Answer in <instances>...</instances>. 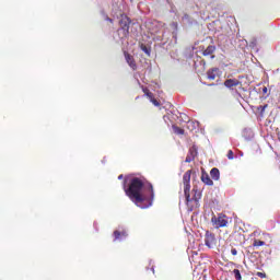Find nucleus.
I'll return each mask as SVG.
<instances>
[{"instance_id":"4","label":"nucleus","mask_w":280,"mask_h":280,"mask_svg":"<svg viewBox=\"0 0 280 280\" xmlns=\"http://www.w3.org/2000/svg\"><path fill=\"white\" fill-rule=\"evenodd\" d=\"M130 24L131 20L128 16H122L119 21L120 31L124 38H127L128 35H130Z\"/></svg>"},{"instance_id":"12","label":"nucleus","mask_w":280,"mask_h":280,"mask_svg":"<svg viewBox=\"0 0 280 280\" xmlns=\"http://www.w3.org/2000/svg\"><path fill=\"white\" fill-rule=\"evenodd\" d=\"M197 154H198V152H197L196 147H192V148L189 150V154H188L187 158H186V163L192 162V161L196 159Z\"/></svg>"},{"instance_id":"13","label":"nucleus","mask_w":280,"mask_h":280,"mask_svg":"<svg viewBox=\"0 0 280 280\" xmlns=\"http://www.w3.org/2000/svg\"><path fill=\"white\" fill-rule=\"evenodd\" d=\"M210 176L213 180L220 179V171L217 167H213L210 172Z\"/></svg>"},{"instance_id":"3","label":"nucleus","mask_w":280,"mask_h":280,"mask_svg":"<svg viewBox=\"0 0 280 280\" xmlns=\"http://www.w3.org/2000/svg\"><path fill=\"white\" fill-rule=\"evenodd\" d=\"M211 223L214 229L226 228L229 224L228 217L222 213H220L218 217L213 215Z\"/></svg>"},{"instance_id":"18","label":"nucleus","mask_w":280,"mask_h":280,"mask_svg":"<svg viewBox=\"0 0 280 280\" xmlns=\"http://www.w3.org/2000/svg\"><path fill=\"white\" fill-rule=\"evenodd\" d=\"M257 44H258L257 39H256V38H253V39L249 42V47H250L252 49H255V48L257 47Z\"/></svg>"},{"instance_id":"11","label":"nucleus","mask_w":280,"mask_h":280,"mask_svg":"<svg viewBox=\"0 0 280 280\" xmlns=\"http://www.w3.org/2000/svg\"><path fill=\"white\" fill-rule=\"evenodd\" d=\"M217 50V47L214 45H209L208 48L202 50V56L203 57H209L211 56V58H215V56L213 55Z\"/></svg>"},{"instance_id":"23","label":"nucleus","mask_w":280,"mask_h":280,"mask_svg":"<svg viewBox=\"0 0 280 280\" xmlns=\"http://www.w3.org/2000/svg\"><path fill=\"white\" fill-rule=\"evenodd\" d=\"M261 93H262V95H266L265 97L268 96V89H267V86H264V88L261 89Z\"/></svg>"},{"instance_id":"24","label":"nucleus","mask_w":280,"mask_h":280,"mask_svg":"<svg viewBox=\"0 0 280 280\" xmlns=\"http://www.w3.org/2000/svg\"><path fill=\"white\" fill-rule=\"evenodd\" d=\"M142 51H144L148 56L150 55L149 49L147 48V46H141Z\"/></svg>"},{"instance_id":"27","label":"nucleus","mask_w":280,"mask_h":280,"mask_svg":"<svg viewBox=\"0 0 280 280\" xmlns=\"http://www.w3.org/2000/svg\"><path fill=\"white\" fill-rule=\"evenodd\" d=\"M122 178H124V175L120 174V175L118 176V179H122Z\"/></svg>"},{"instance_id":"15","label":"nucleus","mask_w":280,"mask_h":280,"mask_svg":"<svg viewBox=\"0 0 280 280\" xmlns=\"http://www.w3.org/2000/svg\"><path fill=\"white\" fill-rule=\"evenodd\" d=\"M266 242L259 241V240H255L253 243L254 247H260V246H265Z\"/></svg>"},{"instance_id":"17","label":"nucleus","mask_w":280,"mask_h":280,"mask_svg":"<svg viewBox=\"0 0 280 280\" xmlns=\"http://www.w3.org/2000/svg\"><path fill=\"white\" fill-rule=\"evenodd\" d=\"M142 92L149 97V100H153L154 95L148 89H142Z\"/></svg>"},{"instance_id":"1","label":"nucleus","mask_w":280,"mask_h":280,"mask_svg":"<svg viewBox=\"0 0 280 280\" xmlns=\"http://www.w3.org/2000/svg\"><path fill=\"white\" fill-rule=\"evenodd\" d=\"M126 196L133 205L141 209L152 207L154 200V188L151 183H145L141 178L133 177L129 182L128 188L125 187Z\"/></svg>"},{"instance_id":"20","label":"nucleus","mask_w":280,"mask_h":280,"mask_svg":"<svg viewBox=\"0 0 280 280\" xmlns=\"http://www.w3.org/2000/svg\"><path fill=\"white\" fill-rule=\"evenodd\" d=\"M256 277H258L260 279H266L267 278V273H265V272H256Z\"/></svg>"},{"instance_id":"16","label":"nucleus","mask_w":280,"mask_h":280,"mask_svg":"<svg viewBox=\"0 0 280 280\" xmlns=\"http://www.w3.org/2000/svg\"><path fill=\"white\" fill-rule=\"evenodd\" d=\"M233 275L235 280H242V276L238 269H234Z\"/></svg>"},{"instance_id":"14","label":"nucleus","mask_w":280,"mask_h":280,"mask_svg":"<svg viewBox=\"0 0 280 280\" xmlns=\"http://www.w3.org/2000/svg\"><path fill=\"white\" fill-rule=\"evenodd\" d=\"M173 132L178 135V136H184L185 135V130L183 128H179L178 126L176 125H173Z\"/></svg>"},{"instance_id":"26","label":"nucleus","mask_w":280,"mask_h":280,"mask_svg":"<svg viewBox=\"0 0 280 280\" xmlns=\"http://www.w3.org/2000/svg\"><path fill=\"white\" fill-rule=\"evenodd\" d=\"M106 21H108V22H110V23L114 22L113 19H110V18H106Z\"/></svg>"},{"instance_id":"25","label":"nucleus","mask_w":280,"mask_h":280,"mask_svg":"<svg viewBox=\"0 0 280 280\" xmlns=\"http://www.w3.org/2000/svg\"><path fill=\"white\" fill-rule=\"evenodd\" d=\"M231 254H232L233 256H236V255H237V249H236V248H232V249H231Z\"/></svg>"},{"instance_id":"6","label":"nucleus","mask_w":280,"mask_h":280,"mask_svg":"<svg viewBox=\"0 0 280 280\" xmlns=\"http://www.w3.org/2000/svg\"><path fill=\"white\" fill-rule=\"evenodd\" d=\"M124 55H125L126 62L128 63V66L131 68L132 71H136L138 67H137L135 57L130 52H127V51H125Z\"/></svg>"},{"instance_id":"22","label":"nucleus","mask_w":280,"mask_h":280,"mask_svg":"<svg viewBox=\"0 0 280 280\" xmlns=\"http://www.w3.org/2000/svg\"><path fill=\"white\" fill-rule=\"evenodd\" d=\"M268 107V105H264V106H259L258 110L260 112V114L262 115V113L266 112V108Z\"/></svg>"},{"instance_id":"9","label":"nucleus","mask_w":280,"mask_h":280,"mask_svg":"<svg viewBox=\"0 0 280 280\" xmlns=\"http://www.w3.org/2000/svg\"><path fill=\"white\" fill-rule=\"evenodd\" d=\"M201 182L209 187H213L214 186V182L211 180L209 174L205 171L201 172Z\"/></svg>"},{"instance_id":"19","label":"nucleus","mask_w":280,"mask_h":280,"mask_svg":"<svg viewBox=\"0 0 280 280\" xmlns=\"http://www.w3.org/2000/svg\"><path fill=\"white\" fill-rule=\"evenodd\" d=\"M228 159H229V160H234V159H235V154H234V152H233L232 150H229V152H228Z\"/></svg>"},{"instance_id":"8","label":"nucleus","mask_w":280,"mask_h":280,"mask_svg":"<svg viewBox=\"0 0 280 280\" xmlns=\"http://www.w3.org/2000/svg\"><path fill=\"white\" fill-rule=\"evenodd\" d=\"M223 84L225 88L231 90L234 86L242 85V82L238 79H225Z\"/></svg>"},{"instance_id":"5","label":"nucleus","mask_w":280,"mask_h":280,"mask_svg":"<svg viewBox=\"0 0 280 280\" xmlns=\"http://www.w3.org/2000/svg\"><path fill=\"white\" fill-rule=\"evenodd\" d=\"M217 238L213 233H210L209 231H206L205 234V245L209 248H213L215 246Z\"/></svg>"},{"instance_id":"10","label":"nucleus","mask_w":280,"mask_h":280,"mask_svg":"<svg viewBox=\"0 0 280 280\" xmlns=\"http://www.w3.org/2000/svg\"><path fill=\"white\" fill-rule=\"evenodd\" d=\"M127 236H128V234H127L126 230H121V231L116 230L114 232V237H115L114 242H117V241L121 242V241L126 240Z\"/></svg>"},{"instance_id":"21","label":"nucleus","mask_w":280,"mask_h":280,"mask_svg":"<svg viewBox=\"0 0 280 280\" xmlns=\"http://www.w3.org/2000/svg\"><path fill=\"white\" fill-rule=\"evenodd\" d=\"M151 103L155 106H161V103H159V101L154 97L150 98Z\"/></svg>"},{"instance_id":"7","label":"nucleus","mask_w":280,"mask_h":280,"mask_svg":"<svg viewBox=\"0 0 280 280\" xmlns=\"http://www.w3.org/2000/svg\"><path fill=\"white\" fill-rule=\"evenodd\" d=\"M206 75L210 81H214L217 78L220 77V69L219 68H212L206 72Z\"/></svg>"},{"instance_id":"2","label":"nucleus","mask_w":280,"mask_h":280,"mask_svg":"<svg viewBox=\"0 0 280 280\" xmlns=\"http://www.w3.org/2000/svg\"><path fill=\"white\" fill-rule=\"evenodd\" d=\"M190 177H191V170L187 171L183 175V186H184V196H186V205L188 211L191 212L195 209L199 208V200L202 198L198 190L192 189L194 196L190 198Z\"/></svg>"}]
</instances>
